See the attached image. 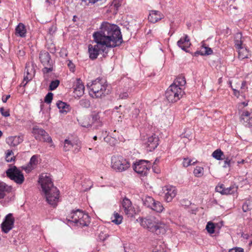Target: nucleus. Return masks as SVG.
Wrapping results in <instances>:
<instances>
[{
	"instance_id": "nucleus-33",
	"label": "nucleus",
	"mask_w": 252,
	"mask_h": 252,
	"mask_svg": "<svg viewBox=\"0 0 252 252\" xmlns=\"http://www.w3.org/2000/svg\"><path fill=\"white\" fill-rule=\"evenodd\" d=\"M123 217L117 212H114L113 216L111 217L112 221L116 224L121 223Z\"/></svg>"
},
{
	"instance_id": "nucleus-31",
	"label": "nucleus",
	"mask_w": 252,
	"mask_h": 252,
	"mask_svg": "<svg viewBox=\"0 0 252 252\" xmlns=\"http://www.w3.org/2000/svg\"><path fill=\"white\" fill-rule=\"evenodd\" d=\"M74 139L71 141L69 139H65L63 143V151L65 152L69 151L74 147Z\"/></svg>"
},
{
	"instance_id": "nucleus-38",
	"label": "nucleus",
	"mask_w": 252,
	"mask_h": 252,
	"mask_svg": "<svg viewBox=\"0 0 252 252\" xmlns=\"http://www.w3.org/2000/svg\"><path fill=\"white\" fill-rule=\"evenodd\" d=\"M91 117L92 118L93 123H98V126H101L102 125V124L100 120V117H99L98 112H97V113L94 112L92 114Z\"/></svg>"
},
{
	"instance_id": "nucleus-13",
	"label": "nucleus",
	"mask_w": 252,
	"mask_h": 252,
	"mask_svg": "<svg viewBox=\"0 0 252 252\" xmlns=\"http://www.w3.org/2000/svg\"><path fill=\"white\" fill-rule=\"evenodd\" d=\"M122 208L125 214L128 217H132L135 214V210L132 205L131 201L127 198L125 197L122 203Z\"/></svg>"
},
{
	"instance_id": "nucleus-43",
	"label": "nucleus",
	"mask_w": 252,
	"mask_h": 252,
	"mask_svg": "<svg viewBox=\"0 0 252 252\" xmlns=\"http://www.w3.org/2000/svg\"><path fill=\"white\" fill-rule=\"evenodd\" d=\"M60 81L58 80H55L51 81L49 85V90L53 91L55 90L59 85Z\"/></svg>"
},
{
	"instance_id": "nucleus-6",
	"label": "nucleus",
	"mask_w": 252,
	"mask_h": 252,
	"mask_svg": "<svg viewBox=\"0 0 252 252\" xmlns=\"http://www.w3.org/2000/svg\"><path fill=\"white\" fill-rule=\"evenodd\" d=\"M184 94V88L170 85L165 93V96L169 102L174 103L178 101Z\"/></svg>"
},
{
	"instance_id": "nucleus-30",
	"label": "nucleus",
	"mask_w": 252,
	"mask_h": 252,
	"mask_svg": "<svg viewBox=\"0 0 252 252\" xmlns=\"http://www.w3.org/2000/svg\"><path fill=\"white\" fill-rule=\"evenodd\" d=\"M151 209L158 213H161L163 210L164 207L159 201L155 200Z\"/></svg>"
},
{
	"instance_id": "nucleus-56",
	"label": "nucleus",
	"mask_w": 252,
	"mask_h": 252,
	"mask_svg": "<svg viewBox=\"0 0 252 252\" xmlns=\"http://www.w3.org/2000/svg\"><path fill=\"white\" fill-rule=\"evenodd\" d=\"M14 157H5V159L7 162H11L14 160Z\"/></svg>"
},
{
	"instance_id": "nucleus-27",
	"label": "nucleus",
	"mask_w": 252,
	"mask_h": 252,
	"mask_svg": "<svg viewBox=\"0 0 252 252\" xmlns=\"http://www.w3.org/2000/svg\"><path fill=\"white\" fill-rule=\"evenodd\" d=\"M186 84V81L185 76L180 75L175 79L174 82L171 85H176V86H179V88H183Z\"/></svg>"
},
{
	"instance_id": "nucleus-63",
	"label": "nucleus",
	"mask_w": 252,
	"mask_h": 252,
	"mask_svg": "<svg viewBox=\"0 0 252 252\" xmlns=\"http://www.w3.org/2000/svg\"><path fill=\"white\" fill-rule=\"evenodd\" d=\"M93 139H94V140H96L97 139V136H94Z\"/></svg>"
},
{
	"instance_id": "nucleus-1",
	"label": "nucleus",
	"mask_w": 252,
	"mask_h": 252,
	"mask_svg": "<svg viewBox=\"0 0 252 252\" xmlns=\"http://www.w3.org/2000/svg\"><path fill=\"white\" fill-rule=\"evenodd\" d=\"M96 44L88 46L89 57L92 60L96 59L99 54L106 56L110 48L119 46L123 42L119 27L108 22H103L100 31L93 33Z\"/></svg>"
},
{
	"instance_id": "nucleus-22",
	"label": "nucleus",
	"mask_w": 252,
	"mask_h": 252,
	"mask_svg": "<svg viewBox=\"0 0 252 252\" xmlns=\"http://www.w3.org/2000/svg\"><path fill=\"white\" fill-rule=\"evenodd\" d=\"M12 188L4 182L0 183V199L5 197L7 193L11 192Z\"/></svg>"
},
{
	"instance_id": "nucleus-35",
	"label": "nucleus",
	"mask_w": 252,
	"mask_h": 252,
	"mask_svg": "<svg viewBox=\"0 0 252 252\" xmlns=\"http://www.w3.org/2000/svg\"><path fill=\"white\" fill-rule=\"evenodd\" d=\"M212 157L217 160H221L224 157V155L223 153L220 149H217L215 150L212 155Z\"/></svg>"
},
{
	"instance_id": "nucleus-28",
	"label": "nucleus",
	"mask_w": 252,
	"mask_h": 252,
	"mask_svg": "<svg viewBox=\"0 0 252 252\" xmlns=\"http://www.w3.org/2000/svg\"><path fill=\"white\" fill-rule=\"evenodd\" d=\"M238 52V58L240 60L248 58L249 57V52L246 48L242 47L241 49H237Z\"/></svg>"
},
{
	"instance_id": "nucleus-29",
	"label": "nucleus",
	"mask_w": 252,
	"mask_h": 252,
	"mask_svg": "<svg viewBox=\"0 0 252 252\" xmlns=\"http://www.w3.org/2000/svg\"><path fill=\"white\" fill-rule=\"evenodd\" d=\"M155 200L150 196H146L142 198L143 204L146 207L151 209Z\"/></svg>"
},
{
	"instance_id": "nucleus-17",
	"label": "nucleus",
	"mask_w": 252,
	"mask_h": 252,
	"mask_svg": "<svg viewBox=\"0 0 252 252\" xmlns=\"http://www.w3.org/2000/svg\"><path fill=\"white\" fill-rule=\"evenodd\" d=\"M248 111H244L240 117L241 122L246 127H252V116Z\"/></svg>"
},
{
	"instance_id": "nucleus-49",
	"label": "nucleus",
	"mask_w": 252,
	"mask_h": 252,
	"mask_svg": "<svg viewBox=\"0 0 252 252\" xmlns=\"http://www.w3.org/2000/svg\"><path fill=\"white\" fill-rule=\"evenodd\" d=\"M224 186L223 184H221L220 185H218L216 187V191L217 192H220L222 194H224L223 190L224 189Z\"/></svg>"
},
{
	"instance_id": "nucleus-55",
	"label": "nucleus",
	"mask_w": 252,
	"mask_h": 252,
	"mask_svg": "<svg viewBox=\"0 0 252 252\" xmlns=\"http://www.w3.org/2000/svg\"><path fill=\"white\" fill-rule=\"evenodd\" d=\"M10 95L8 94L4 97V96H3L2 97V101L3 103L6 102L7 100L10 98Z\"/></svg>"
},
{
	"instance_id": "nucleus-18",
	"label": "nucleus",
	"mask_w": 252,
	"mask_h": 252,
	"mask_svg": "<svg viewBox=\"0 0 252 252\" xmlns=\"http://www.w3.org/2000/svg\"><path fill=\"white\" fill-rule=\"evenodd\" d=\"M39 59L43 65H53V63L51 59L49 53L46 51H41L39 54Z\"/></svg>"
},
{
	"instance_id": "nucleus-4",
	"label": "nucleus",
	"mask_w": 252,
	"mask_h": 252,
	"mask_svg": "<svg viewBox=\"0 0 252 252\" xmlns=\"http://www.w3.org/2000/svg\"><path fill=\"white\" fill-rule=\"evenodd\" d=\"M108 84L105 79L97 78L93 81L90 86V94L94 95L93 96L96 98L101 97L108 94L109 90L107 91Z\"/></svg>"
},
{
	"instance_id": "nucleus-42",
	"label": "nucleus",
	"mask_w": 252,
	"mask_h": 252,
	"mask_svg": "<svg viewBox=\"0 0 252 252\" xmlns=\"http://www.w3.org/2000/svg\"><path fill=\"white\" fill-rule=\"evenodd\" d=\"M206 229L207 230L209 233H214L215 232L214 224L211 221L208 222L206 225Z\"/></svg>"
},
{
	"instance_id": "nucleus-24",
	"label": "nucleus",
	"mask_w": 252,
	"mask_h": 252,
	"mask_svg": "<svg viewBox=\"0 0 252 252\" xmlns=\"http://www.w3.org/2000/svg\"><path fill=\"white\" fill-rule=\"evenodd\" d=\"M27 30L25 26L20 23L15 28V34L21 37H25L26 36Z\"/></svg>"
},
{
	"instance_id": "nucleus-46",
	"label": "nucleus",
	"mask_w": 252,
	"mask_h": 252,
	"mask_svg": "<svg viewBox=\"0 0 252 252\" xmlns=\"http://www.w3.org/2000/svg\"><path fill=\"white\" fill-rule=\"evenodd\" d=\"M53 96V94L52 93H48L45 97L44 101L48 104L51 103Z\"/></svg>"
},
{
	"instance_id": "nucleus-51",
	"label": "nucleus",
	"mask_w": 252,
	"mask_h": 252,
	"mask_svg": "<svg viewBox=\"0 0 252 252\" xmlns=\"http://www.w3.org/2000/svg\"><path fill=\"white\" fill-rule=\"evenodd\" d=\"M0 112L4 117H8L10 115L8 110H5L3 107L0 108Z\"/></svg>"
},
{
	"instance_id": "nucleus-26",
	"label": "nucleus",
	"mask_w": 252,
	"mask_h": 252,
	"mask_svg": "<svg viewBox=\"0 0 252 252\" xmlns=\"http://www.w3.org/2000/svg\"><path fill=\"white\" fill-rule=\"evenodd\" d=\"M242 34L240 32L235 34L234 36V46L236 49H241L243 46V40Z\"/></svg>"
},
{
	"instance_id": "nucleus-9",
	"label": "nucleus",
	"mask_w": 252,
	"mask_h": 252,
	"mask_svg": "<svg viewBox=\"0 0 252 252\" xmlns=\"http://www.w3.org/2000/svg\"><path fill=\"white\" fill-rule=\"evenodd\" d=\"M151 164L146 160H140L133 165V168L135 172L141 176H146L148 174L150 168Z\"/></svg>"
},
{
	"instance_id": "nucleus-32",
	"label": "nucleus",
	"mask_w": 252,
	"mask_h": 252,
	"mask_svg": "<svg viewBox=\"0 0 252 252\" xmlns=\"http://www.w3.org/2000/svg\"><path fill=\"white\" fill-rule=\"evenodd\" d=\"M243 211L247 212L252 209V198H250L246 200L242 206Z\"/></svg>"
},
{
	"instance_id": "nucleus-40",
	"label": "nucleus",
	"mask_w": 252,
	"mask_h": 252,
	"mask_svg": "<svg viewBox=\"0 0 252 252\" xmlns=\"http://www.w3.org/2000/svg\"><path fill=\"white\" fill-rule=\"evenodd\" d=\"M237 188L234 185L231 186L228 188H224L223 190L224 194H233L237 191Z\"/></svg>"
},
{
	"instance_id": "nucleus-52",
	"label": "nucleus",
	"mask_w": 252,
	"mask_h": 252,
	"mask_svg": "<svg viewBox=\"0 0 252 252\" xmlns=\"http://www.w3.org/2000/svg\"><path fill=\"white\" fill-rule=\"evenodd\" d=\"M229 252H244L243 249L240 247H235L230 249Z\"/></svg>"
},
{
	"instance_id": "nucleus-53",
	"label": "nucleus",
	"mask_w": 252,
	"mask_h": 252,
	"mask_svg": "<svg viewBox=\"0 0 252 252\" xmlns=\"http://www.w3.org/2000/svg\"><path fill=\"white\" fill-rule=\"evenodd\" d=\"M67 65L69 67L70 70L72 72H74L75 71V65L71 61H69L67 63Z\"/></svg>"
},
{
	"instance_id": "nucleus-41",
	"label": "nucleus",
	"mask_w": 252,
	"mask_h": 252,
	"mask_svg": "<svg viewBox=\"0 0 252 252\" xmlns=\"http://www.w3.org/2000/svg\"><path fill=\"white\" fill-rule=\"evenodd\" d=\"M117 94L118 95L119 99H126L129 96V93L127 91H125L124 90L119 92Z\"/></svg>"
},
{
	"instance_id": "nucleus-21",
	"label": "nucleus",
	"mask_w": 252,
	"mask_h": 252,
	"mask_svg": "<svg viewBox=\"0 0 252 252\" xmlns=\"http://www.w3.org/2000/svg\"><path fill=\"white\" fill-rule=\"evenodd\" d=\"M191 45L190 39L188 35L185 34L183 37L180 38L177 42V45L183 50L187 52V49Z\"/></svg>"
},
{
	"instance_id": "nucleus-16",
	"label": "nucleus",
	"mask_w": 252,
	"mask_h": 252,
	"mask_svg": "<svg viewBox=\"0 0 252 252\" xmlns=\"http://www.w3.org/2000/svg\"><path fill=\"white\" fill-rule=\"evenodd\" d=\"M165 188H166L165 199L167 202H171L177 194L176 189L173 186H167Z\"/></svg>"
},
{
	"instance_id": "nucleus-5",
	"label": "nucleus",
	"mask_w": 252,
	"mask_h": 252,
	"mask_svg": "<svg viewBox=\"0 0 252 252\" xmlns=\"http://www.w3.org/2000/svg\"><path fill=\"white\" fill-rule=\"evenodd\" d=\"M67 219L68 221L81 227L88 226L90 222V218L88 214L79 209L73 211Z\"/></svg>"
},
{
	"instance_id": "nucleus-62",
	"label": "nucleus",
	"mask_w": 252,
	"mask_h": 252,
	"mask_svg": "<svg viewBox=\"0 0 252 252\" xmlns=\"http://www.w3.org/2000/svg\"><path fill=\"white\" fill-rule=\"evenodd\" d=\"M246 84V82H243L242 83V88L243 87H244Z\"/></svg>"
},
{
	"instance_id": "nucleus-60",
	"label": "nucleus",
	"mask_w": 252,
	"mask_h": 252,
	"mask_svg": "<svg viewBox=\"0 0 252 252\" xmlns=\"http://www.w3.org/2000/svg\"><path fill=\"white\" fill-rule=\"evenodd\" d=\"M242 104L244 105V106H247L248 104V102H243L242 103Z\"/></svg>"
},
{
	"instance_id": "nucleus-8",
	"label": "nucleus",
	"mask_w": 252,
	"mask_h": 252,
	"mask_svg": "<svg viewBox=\"0 0 252 252\" xmlns=\"http://www.w3.org/2000/svg\"><path fill=\"white\" fill-rule=\"evenodd\" d=\"M6 174L10 180L13 181L17 184L21 185L25 180V178L22 171L15 166L8 168L6 171Z\"/></svg>"
},
{
	"instance_id": "nucleus-23",
	"label": "nucleus",
	"mask_w": 252,
	"mask_h": 252,
	"mask_svg": "<svg viewBox=\"0 0 252 252\" xmlns=\"http://www.w3.org/2000/svg\"><path fill=\"white\" fill-rule=\"evenodd\" d=\"M213 54V50L210 47L205 46V44H203L201 46V49L196 51L194 53V56H197L199 55L202 56L210 55Z\"/></svg>"
},
{
	"instance_id": "nucleus-37",
	"label": "nucleus",
	"mask_w": 252,
	"mask_h": 252,
	"mask_svg": "<svg viewBox=\"0 0 252 252\" xmlns=\"http://www.w3.org/2000/svg\"><path fill=\"white\" fill-rule=\"evenodd\" d=\"M79 104L81 107L85 108H88L91 106L90 100L87 98L81 99L80 100Z\"/></svg>"
},
{
	"instance_id": "nucleus-59",
	"label": "nucleus",
	"mask_w": 252,
	"mask_h": 252,
	"mask_svg": "<svg viewBox=\"0 0 252 252\" xmlns=\"http://www.w3.org/2000/svg\"><path fill=\"white\" fill-rule=\"evenodd\" d=\"M90 187H89V188H86V189H84V190H85V191H87V190H88L90 189H91V188L92 187V186H93V184H92V182H90Z\"/></svg>"
},
{
	"instance_id": "nucleus-12",
	"label": "nucleus",
	"mask_w": 252,
	"mask_h": 252,
	"mask_svg": "<svg viewBox=\"0 0 252 252\" xmlns=\"http://www.w3.org/2000/svg\"><path fill=\"white\" fill-rule=\"evenodd\" d=\"M144 144L147 151L152 152L158 145V137L155 134H153L148 136Z\"/></svg>"
},
{
	"instance_id": "nucleus-54",
	"label": "nucleus",
	"mask_w": 252,
	"mask_h": 252,
	"mask_svg": "<svg viewBox=\"0 0 252 252\" xmlns=\"http://www.w3.org/2000/svg\"><path fill=\"white\" fill-rule=\"evenodd\" d=\"M22 168L28 173L30 172L33 169V167L29 164H28L27 166H22Z\"/></svg>"
},
{
	"instance_id": "nucleus-25",
	"label": "nucleus",
	"mask_w": 252,
	"mask_h": 252,
	"mask_svg": "<svg viewBox=\"0 0 252 252\" xmlns=\"http://www.w3.org/2000/svg\"><path fill=\"white\" fill-rule=\"evenodd\" d=\"M57 106L61 113H67L70 110V105L66 103L59 100L57 102Z\"/></svg>"
},
{
	"instance_id": "nucleus-19",
	"label": "nucleus",
	"mask_w": 252,
	"mask_h": 252,
	"mask_svg": "<svg viewBox=\"0 0 252 252\" xmlns=\"http://www.w3.org/2000/svg\"><path fill=\"white\" fill-rule=\"evenodd\" d=\"M23 141L22 135L9 136L6 139V143L11 147H16Z\"/></svg>"
},
{
	"instance_id": "nucleus-64",
	"label": "nucleus",
	"mask_w": 252,
	"mask_h": 252,
	"mask_svg": "<svg viewBox=\"0 0 252 252\" xmlns=\"http://www.w3.org/2000/svg\"><path fill=\"white\" fill-rule=\"evenodd\" d=\"M2 132L1 130H0V137L2 136Z\"/></svg>"
},
{
	"instance_id": "nucleus-14",
	"label": "nucleus",
	"mask_w": 252,
	"mask_h": 252,
	"mask_svg": "<svg viewBox=\"0 0 252 252\" xmlns=\"http://www.w3.org/2000/svg\"><path fill=\"white\" fill-rule=\"evenodd\" d=\"M25 72L27 73L26 76H24L23 82L21 85L25 87L29 81L32 80L35 74V70L33 68V65L29 63H26L25 67Z\"/></svg>"
},
{
	"instance_id": "nucleus-61",
	"label": "nucleus",
	"mask_w": 252,
	"mask_h": 252,
	"mask_svg": "<svg viewBox=\"0 0 252 252\" xmlns=\"http://www.w3.org/2000/svg\"><path fill=\"white\" fill-rule=\"evenodd\" d=\"M244 162V160H243H243H241V161H238V163L239 164H240V163H243Z\"/></svg>"
},
{
	"instance_id": "nucleus-48",
	"label": "nucleus",
	"mask_w": 252,
	"mask_h": 252,
	"mask_svg": "<svg viewBox=\"0 0 252 252\" xmlns=\"http://www.w3.org/2000/svg\"><path fill=\"white\" fill-rule=\"evenodd\" d=\"M153 252H165L164 248L161 246H157L153 250Z\"/></svg>"
},
{
	"instance_id": "nucleus-34",
	"label": "nucleus",
	"mask_w": 252,
	"mask_h": 252,
	"mask_svg": "<svg viewBox=\"0 0 252 252\" xmlns=\"http://www.w3.org/2000/svg\"><path fill=\"white\" fill-rule=\"evenodd\" d=\"M82 148V142L79 139H74V147L72 148V152L74 154L79 153Z\"/></svg>"
},
{
	"instance_id": "nucleus-20",
	"label": "nucleus",
	"mask_w": 252,
	"mask_h": 252,
	"mask_svg": "<svg viewBox=\"0 0 252 252\" xmlns=\"http://www.w3.org/2000/svg\"><path fill=\"white\" fill-rule=\"evenodd\" d=\"M163 15L159 11L151 10L148 16V20L153 23H155L163 18Z\"/></svg>"
},
{
	"instance_id": "nucleus-10",
	"label": "nucleus",
	"mask_w": 252,
	"mask_h": 252,
	"mask_svg": "<svg viewBox=\"0 0 252 252\" xmlns=\"http://www.w3.org/2000/svg\"><path fill=\"white\" fill-rule=\"evenodd\" d=\"M32 133L36 140L42 141L49 143H52V139L48 133L45 130L37 126L33 127Z\"/></svg>"
},
{
	"instance_id": "nucleus-7",
	"label": "nucleus",
	"mask_w": 252,
	"mask_h": 252,
	"mask_svg": "<svg viewBox=\"0 0 252 252\" xmlns=\"http://www.w3.org/2000/svg\"><path fill=\"white\" fill-rule=\"evenodd\" d=\"M130 162L121 156H113L111 158V167L116 172H122L128 169Z\"/></svg>"
},
{
	"instance_id": "nucleus-58",
	"label": "nucleus",
	"mask_w": 252,
	"mask_h": 252,
	"mask_svg": "<svg viewBox=\"0 0 252 252\" xmlns=\"http://www.w3.org/2000/svg\"><path fill=\"white\" fill-rule=\"evenodd\" d=\"M13 155V153L11 150L7 151L6 157H10L11 156Z\"/></svg>"
},
{
	"instance_id": "nucleus-36",
	"label": "nucleus",
	"mask_w": 252,
	"mask_h": 252,
	"mask_svg": "<svg viewBox=\"0 0 252 252\" xmlns=\"http://www.w3.org/2000/svg\"><path fill=\"white\" fill-rule=\"evenodd\" d=\"M222 159H224V165H223L224 168L229 167L234 163V161L232 160V158L228 156H224Z\"/></svg>"
},
{
	"instance_id": "nucleus-47",
	"label": "nucleus",
	"mask_w": 252,
	"mask_h": 252,
	"mask_svg": "<svg viewBox=\"0 0 252 252\" xmlns=\"http://www.w3.org/2000/svg\"><path fill=\"white\" fill-rule=\"evenodd\" d=\"M45 67L42 69L44 73H48L53 70V65H44Z\"/></svg>"
},
{
	"instance_id": "nucleus-50",
	"label": "nucleus",
	"mask_w": 252,
	"mask_h": 252,
	"mask_svg": "<svg viewBox=\"0 0 252 252\" xmlns=\"http://www.w3.org/2000/svg\"><path fill=\"white\" fill-rule=\"evenodd\" d=\"M140 111L138 109L135 108L131 112L130 116L132 119H135L137 117L139 114Z\"/></svg>"
},
{
	"instance_id": "nucleus-15",
	"label": "nucleus",
	"mask_w": 252,
	"mask_h": 252,
	"mask_svg": "<svg viewBox=\"0 0 252 252\" xmlns=\"http://www.w3.org/2000/svg\"><path fill=\"white\" fill-rule=\"evenodd\" d=\"M74 96L79 97L83 95L85 87L80 79H77L74 85Z\"/></svg>"
},
{
	"instance_id": "nucleus-2",
	"label": "nucleus",
	"mask_w": 252,
	"mask_h": 252,
	"mask_svg": "<svg viewBox=\"0 0 252 252\" xmlns=\"http://www.w3.org/2000/svg\"><path fill=\"white\" fill-rule=\"evenodd\" d=\"M38 183L45 195L48 203L54 207L57 206L60 193L59 189L54 186L49 174L42 173L39 177Z\"/></svg>"
},
{
	"instance_id": "nucleus-57",
	"label": "nucleus",
	"mask_w": 252,
	"mask_h": 252,
	"mask_svg": "<svg viewBox=\"0 0 252 252\" xmlns=\"http://www.w3.org/2000/svg\"><path fill=\"white\" fill-rule=\"evenodd\" d=\"M82 126L85 127H89L91 126V124L88 123H83V124L81 125Z\"/></svg>"
},
{
	"instance_id": "nucleus-3",
	"label": "nucleus",
	"mask_w": 252,
	"mask_h": 252,
	"mask_svg": "<svg viewBox=\"0 0 252 252\" xmlns=\"http://www.w3.org/2000/svg\"><path fill=\"white\" fill-rule=\"evenodd\" d=\"M141 225L150 232L157 235L165 234L168 229V225L164 222L158 220L154 217L142 219Z\"/></svg>"
},
{
	"instance_id": "nucleus-45",
	"label": "nucleus",
	"mask_w": 252,
	"mask_h": 252,
	"mask_svg": "<svg viewBox=\"0 0 252 252\" xmlns=\"http://www.w3.org/2000/svg\"><path fill=\"white\" fill-rule=\"evenodd\" d=\"M191 161H192V160L188 158H184L183 162V166L187 167L191 164H195L196 162H193V163H191Z\"/></svg>"
},
{
	"instance_id": "nucleus-44",
	"label": "nucleus",
	"mask_w": 252,
	"mask_h": 252,
	"mask_svg": "<svg viewBox=\"0 0 252 252\" xmlns=\"http://www.w3.org/2000/svg\"><path fill=\"white\" fill-rule=\"evenodd\" d=\"M37 158H38L37 155H35L32 156L30 159V161L29 164L30 165H31V166H32L34 168V167L37 164V162H38Z\"/></svg>"
},
{
	"instance_id": "nucleus-39",
	"label": "nucleus",
	"mask_w": 252,
	"mask_h": 252,
	"mask_svg": "<svg viewBox=\"0 0 252 252\" xmlns=\"http://www.w3.org/2000/svg\"><path fill=\"white\" fill-rule=\"evenodd\" d=\"M204 173V168L201 166H196L193 170V174L196 177H201Z\"/></svg>"
},
{
	"instance_id": "nucleus-11",
	"label": "nucleus",
	"mask_w": 252,
	"mask_h": 252,
	"mask_svg": "<svg viewBox=\"0 0 252 252\" xmlns=\"http://www.w3.org/2000/svg\"><path fill=\"white\" fill-rule=\"evenodd\" d=\"M15 218L12 213H9L4 218L0 225L1 230L4 233H8L14 227Z\"/></svg>"
}]
</instances>
